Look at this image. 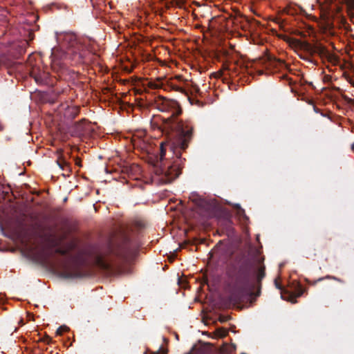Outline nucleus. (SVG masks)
<instances>
[{"label":"nucleus","mask_w":354,"mask_h":354,"mask_svg":"<svg viewBox=\"0 0 354 354\" xmlns=\"http://www.w3.org/2000/svg\"><path fill=\"white\" fill-rule=\"evenodd\" d=\"M233 223H221L217 232L219 235H227L229 238L236 237V231L232 226Z\"/></svg>","instance_id":"obj_10"},{"label":"nucleus","mask_w":354,"mask_h":354,"mask_svg":"<svg viewBox=\"0 0 354 354\" xmlns=\"http://www.w3.org/2000/svg\"><path fill=\"white\" fill-rule=\"evenodd\" d=\"M57 39L62 41L63 43L68 45L69 47H73L75 44H76L77 37L73 33L66 32L58 35Z\"/></svg>","instance_id":"obj_11"},{"label":"nucleus","mask_w":354,"mask_h":354,"mask_svg":"<svg viewBox=\"0 0 354 354\" xmlns=\"http://www.w3.org/2000/svg\"><path fill=\"white\" fill-rule=\"evenodd\" d=\"M324 278L323 277H321V278H319L317 281H315L314 283H313V285H315L317 281H321L324 279Z\"/></svg>","instance_id":"obj_25"},{"label":"nucleus","mask_w":354,"mask_h":354,"mask_svg":"<svg viewBox=\"0 0 354 354\" xmlns=\"http://www.w3.org/2000/svg\"><path fill=\"white\" fill-rule=\"evenodd\" d=\"M160 158L154 163V172L159 176V180L162 183H168L176 178L179 174V169L176 165H171L169 162H165L164 156L165 149L163 143L160 144Z\"/></svg>","instance_id":"obj_5"},{"label":"nucleus","mask_w":354,"mask_h":354,"mask_svg":"<svg viewBox=\"0 0 354 354\" xmlns=\"http://www.w3.org/2000/svg\"><path fill=\"white\" fill-rule=\"evenodd\" d=\"M68 330V328L65 326H62L57 328L56 330V335H62L64 332L67 331Z\"/></svg>","instance_id":"obj_15"},{"label":"nucleus","mask_w":354,"mask_h":354,"mask_svg":"<svg viewBox=\"0 0 354 354\" xmlns=\"http://www.w3.org/2000/svg\"><path fill=\"white\" fill-rule=\"evenodd\" d=\"M353 150H354V146L353 147Z\"/></svg>","instance_id":"obj_29"},{"label":"nucleus","mask_w":354,"mask_h":354,"mask_svg":"<svg viewBox=\"0 0 354 354\" xmlns=\"http://www.w3.org/2000/svg\"><path fill=\"white\" fill-rule=\"evenodd\" d=\"M218 319L221 323H224L228 320V317L224 315H221Z\"/></svg>","instance_id":"obj_18"},{"label":"nucleus","mask_w":354,"mask_h":354,"mask_svg":"<svg viewBox=\"0 0 354 354\" xmlns=\"http://www.w3.org/2000/svg\"><path fill=\"white\" fill-rule=\"evenodd\" d=\"M176 78H178V79H180V78H181V77H180V76H178V77H176Z\"/></svg>","instance_id":"obj_28"},{"label":"nucleus","mask_w":354,"mask_h":354,"mask_svg":"<svg viewBox=\"0 0 354 354\" xmlns=\"http://www.w3.org/2000/svg\"><path fill=\"white\" fill-rule=\"evenodd\" d=\"M41 340L44 342H46L48 344H49L52 341L51 338L49 336H46L45 337L42 338Z\"/></svg>","instance_id":"obj_19"},{"label":"nucleus","mask_w":354,"mask_h":354,"mask_svg":"<svg viewBox=\"0 0 354 354\" xmlns=\"http://www.w3.org/2000/svg\"><path fill=\"white\" fill-rule=\"evenodd\" d=\"M236 214L239 216V219L248 220L249 218L246 216L245 210L242 209L239 205H234Z\"/></svg>","instance_id":"obj_14"},{"label":"nucleus","mask_w":354,"mask_h":354,"mask_svg":"<svg viewBox=\"0 0 354 354\" xmlns=\"http://www.w3.org/2000/svg\"><path fill=\"white\" fill-rule=\"evenodd\" d=\"M75 247V243H71L67 248H57L55 250V253L66 257L59 262L60 275L65 279L82 278L87 274L84 270L87 263L85 252L80 250L73 255L71 251Z\"/></svg>","instance_id":"obj_2"},{"label":"nucleus","mask_w":354,"mask_h":354,"mask_svg":"<svg viewBox=\"0 0 354 354\" xmlns=\"http://www.w3.org/2000/svg\"><path fill=\"white\" fill-rule=\"evenodd\" d=\"M176 128L179 131L181 137L179 145L180 148L185 149L187 147L188 141L191 138L192 127L188 124L178 122L176 124Z\"/></svg>","instance_id":"obj_6"},{"label":"nucleus","mask_w":354,"mask_h":354,"mask_svg":"<svg viewBox=\"0 0 354 354\" xmlns=\"http://www.w3.org/2000/svg\"><path fill=\"white\" fill-rule=\"evenodd\" d=\"M310 50L312 54H317L322 57H326L333 63H335L337 62V57L330 53L322 44H317L313 46H310Z\"/></svg>","instance_id":"obj_9"},{"label":"nucleus","mask_w":354,"mask_h":354,"mask_svg":"<svg viewBox=\"0 0 354 354\" xmlns=\"http://www.w3.org/2000/svg\"><path fill=\"white\" fill-rule=\"evenodd\" d=\"M159 109L162 111H171L172 116H176L180 113L178 104L176 101L163 98Z\"/></svg>","instance_id":"obj_7"},{"label":"nucleus","mask_w":354,"mask_h":354,"mask_svg":"<svg viewBox=\"0 0 354 354\" xmlns=\"http://www.w3.org/2000/svg\"><path fill=\"white\" fill-rule=\"evenodd\" d=\"M303 293H304V290H303L302 286L301 285H298L297 297H300Z\"/></svg>","instance_id":"obj_16"},{"label":"nucleus","mask_w":354,"mask_h":354,"mask_svg":"<svg viewBox=\"0 0 354 354\" xmlns=\"http://www.w3.org/2000/svg\"><path fill=\"white\" fill-rule=\"evenodd\" d=\"M325 278L326 279H333V280H335L337 281H339V282H341L342 283L343 281L336 277H334V276H330V275H327Z\"/></svg>","instance_id":"obj_17"},{"label":"nucleus","mask_w":354,"mask_h":354,"mask_svg":"<svg viewBox=\"0 0 354 354\" xmlns=\"http://www.w3.org/2000/svg\"><path fill=\"white\" fill-rule=\"evenodd\" d=\"M260 62L267 69L270 71L279 70L285 66V63L282 60L276 59L270 55H266Z\"/></svg>","instance_id":"obj_8"},{"label":"nucleus","mask_w":354,"mask_h":354,"mask_svg":"<svg viewBox=\"0 0 354 354\" xmlns=\"http://www.w3.org/2000/svg\"><path fill=\"white\" fill-rule=\"evenodd\" d=\"M226 274L230 280L227 288L231 301L238 303L245 297H259L261 281L266 277V267L259 264L254 277L252 264L244 254L234 257L227 268Z\"/></svg>","instance_id":"obj_1"},{"label":"nucleus","mask_w":354,"mask_h":354,"mask_svg":"<svg viewBox=\"0 0 354 354\" xmlns=\"http://www.w3.org/2000/svg\"><path fill=\"white\" fill-rule=\"evenodd\" d=\"M193 202L194 204L198 207L199 208L204 209H208L209 207V205L207 204V203L198 197H194L192 198Z\"/></svg>","instance_id":"obj_13"},{"label":"nucleus","mask_w":354,"mask_h":354,"mask_svg":"<svg viewBox=\"0 0 354 354\" xmlns=\"http://www.w3.org/2000/svg\"><path fill=\"white\" fill-rule=\"evenodd\" d=\"M274 284H275V286L277 288H278L279 290H282V286H281V284L277 281V279H275L274 281Z\"/></svg>","instance_id":"obj_23"},{"label":"nucleus","mask_w":354,"mask_h":354,"mask_svg":"<svg viewBox=\"0 0 354 354\" xmlns=\"http://www.w3.org/2000/svg\"><path fill=\"white\" fill-rule=\"evenodd\" d=\"M138 223L139 224V227H142V223L139 222V223Z\"/></svg>","instance_id":"obj_27"},{"label":"nucleus","mask_w":354,"mask_h":354,"mask_svg":"<svg viewBox=\"0 0 354 354\" xmlns=\"http://www.w3.org/2000/svg\"><path fill=\"white\" fill-rule=\"evenodd\" d=\"M64 237L59 238L55 234H50L46 239V241H48L49 245L50 248H56L57 247Z\"/></svg>","instance_id":"obj_12"},{"label":"nucleus","mask_w":354,"mask_h":354,"mask_svg":"<svg viewBox=\"0 0 354 354\" xmlns=\"http://www.w3.org/2000/svg\"><path fill=\"white\" fill-rule=\"evenodd\" d=\"M35 227L28 226L26 223H0V228L6 236L22 243L30 241Z\"/></svg>","instance_id":"obj_4"},{"label":"nucleus","mask_w":354,"mask_h":354,"mask_svg":"<svg viewBox=\"0 0 354 354\" xmlns=\"http://www.w3.org/2000/svg\"><path fill=\"white\" fill-rule=\"evenodd\" d=\"M135 255L130 240L124 237L122 243L109 244L106 256L98 255L96 258L97 266L103 270H111L120 268L121 264L128 261Z\"/></svg>","instance_id":"obj_3"},{"label":"nucleus","mask_w":354,"mask_h":354,"mask_svg":"<svg viewBox=\"0 0 354 354\" xmlns=\"http://www.w3.org/2000/svg\"><path fill=\"white\" fill-rule=\"evenodd\" d=\"M160 86V85L159 83H156V82L150 83V87L152 88H158Z\"/></svg>","instance_id":"obj_20"},{"label":"nucleus","mask_w":354,"mask_h":354,"mask_svg":"<svg viewBox=\"0 0 354 354\" xmlns=\"http://www.w3.org/2000/svg\"><path fill=\"white\" fill-rule=\"evenodd\" d=\"M173 88L176 91H179L180 93H184V89L180 86H173Z\"/></svg>","instance_id":"obj_22"},{"label":"nucleus","mask_w":354,"mask_h":354,"mask_svg":"<svg viewBox=\"0 0 354 354\" xmlns=\"http://www.w3.org/2000/svg\"><path fill=\"white\" fill-rule=\"evenodd\" d=\"M57 163H58V165H59V167H60L61 168H64V165H67V163H66L65 161H64V160H63V161H62V162H60V161H57Z\"/></svg>","instance_id":"obj_24"},{"label":"nucleus","mask_w":354,"mask_h":354,"mask_svg":"<svg viewBox=\"0 0 354 354\" xmlns=\"http://www.w3.org/2000/svg\"><path fill=\"white\" fill-rule=\"evenodd\" d=\"M152 354H165V352L162 346L160 347L159 350L156 352H153Z\"/></svg>","instance_id":"obj_21"},{"label":"nucleus","mask_w":354,"mask_h":354,"mask_svg":"<svg viewBox=\"0 0 354 354\" xmlns=\"http://www.w3.org/2000/svg\"><path fill=\"white\" fill-rule=\"evenodd\" d=\"M194 90L196 91V92H198V88L197 86H194Z\"/></svg>","instance_id":"obj_26"}]
</instances>
